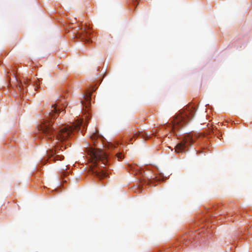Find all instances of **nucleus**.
<instances>
[{
	"mask_svg": "<svg viewBox=\"0 0 252 252\" xmlns=\"http://www.w3.org/2000/svg\"><path fill=\"white\" fill-rule=\"evenodd\" d=\"M195 113V108L192 106H188L185 109L182 111L172 122L171 124L172 128L175 129L182 127L184 125L190 120L194 116Z\"/></svg>",
	"mask_w": 252,
	"mask_h": 252,
	"instance_id": "2",
	"label": "nucleus"
},
{
	"mask_svg": "<svg viewBox=\"0 0 252 252\" xmlns=\"http://www.w3.org/2000/svg\"><path fill=\"white\" fill-rule=\"evenodd\" d=\"M139 135L140 136L143 138H145L146 136L147 137H148V135H147V134L146 133H144V134H143V133H140V134H139Z\"/></svg>",
	"mask_w": 252,
	"mask_h": 252,
	"instance_id": "12",
	"label": "nucleus"
},
{
	"mask_svg": "<svg viewBox=\"0 0 252 252\" xmlns=\"http://www.w3.org/2000/svg\"><path fill=\"white\" fill-rule=\"evenodd\" d=\"M90 155L94 166H98L99 168L104 167L103 165H105L107 164V157L103 151L92 150Z\"/></svg>",
	"mask_w": 252,
	"mask_h": 252,
	"instance_id": "3",
	"label": "nucleus"
},
{
	"mask_svg": "<svg viewBox=\"0 0 252 252\" xmlns=\"http://www.w3.org/2000/svg\"><path fill=\"white\" fill-rule=\"evenodd\" d=\"M63 150L60 149L59 146L56 147L54 149L47 151V156L54 160H61L63 159V156L62 154Z\"/></svg>",
	"mask_w": 252,
	"mask_h": 252,
	"instance_id": "5",
	"label": "nucleus"
},
{
	"mask_svg": "<svg viewBox=\"0 0 252 252\" xmlns=\"http://www.w3.org/2000/svg\"><path fill=\"white\" fill-rule=\"evenodd\" d=\"M95 88L93 87L91 91L88 90L84 94V100L81 101L82 105L85 107L86 108H88L91 105V95L93 91H95Z\"/></svg>",
	"mask_w": 252,
	"mask_h": 252,
	"instance_id": "6",
	"label": "nucleus"
},
{
	"mask_svg": "<svg viewBox=\"0 0 252 252\" xmlns=\"http://www.w3.org/2000/svg\"><path fill=\"white\" fill-rule=\"evenodd\" d=\"M64 175H66V174L68 173V172L67 171H66V172H64L63 173Z\"/></svg>",
	"mask_w": 252,
	"mask_h": 252,
	"instance_id": "13",
	"label": "nucleus"
},
{
	"mask_svg": "<svg viewBox=\"0 0 252 252\" xmlns=\"http://www.w3.org/2000/svg\"><path fill=\"white\" fill-rule=\"evenodd\" d=\"M61 109L58 108L57 105L52 106L51 112L49 113V119L41 124L38 128L41 131L42 136L45 137L49 140L55 141L54 144L59 141H63L67 139L70 136L73 130L79 131L81 127H85V124H83V121L78 120L71 125H62L59 127L58 130L52 124V120L57 118L58 114L61 112Z\"/></svg>",
	"mask_w": 252,
	"mask_h": 252,
	"instance_id": "1",
	"label": "nucleus"
},
{
	"mask_svg": "<svg viewBox=\"0 0 252 252\" xmlns=\"http://www.w3.org/2000/svg\"><path fill=\"white\" fill-rule=\"evenodd\" d=\"M195 138L190 134H187L184 136L181 143L176 145L175 152L176 153L182 152L184 148L188 146H190L194 142Z\"/></svg>",
	"mask_w": 252,
	"mask_h": 252,
	"instance_id": "4",
	"label": "nucleus"
},
{
	"mask_svg": "<svg viewBox=\"0 0 252 252\" xmlns=\"http://www.w3.org/2000/svg\"><path fill=\"white\" fill-rule=\"evenodd\" d=\"M116 156L118 160H121L124 158V156L122 153H117Z\"/></svg>",
	"mask_w": 252,
	"mask_h": 252,
	"instance_id": "9",
	"label": "nucleus"
},
{
	"mask_svg": "<svg viewBox=\"0 0 252 252\" xmlns=\"http://www.w3.org/2000/svg\"><path fill=\"white\" fill-rule=\"evenodd\" d=\"M92 171L93 174H94L95 176L99 178V179H102L107 177V173L105 172V170L102 169L96 170L95 169L93 168L92 169Z\"/></svg>",
	"mask_w": 252,
	"mask_h": 252,
	"instance_id": "8",
	"label": "nucleus"
},
{
	"mask_svg": "<svg viewBox=\"0 0 252 252\" xmlns=\"http://www.w3.org/2000/svg\"><path fill=\"white\" fill-rule=\"evenodd\" d=\"M89 29V28H88V29H87L86 28H85L84 29L81 28V30H83V33H80L78 32L76 36H78L79 37H81L82 39H85V41L86 43L89 42L91 38V32L90 31H88Z\"/></svg>",
	"mask_w": 252,
	"mask_h": 252,
	"instance_id": "7",
	"label": "nucleus"
},
{
	"mask_svg": "<svg viewBox=\"0 0 252 252\" xmlns=\"http://www.w3.org/2000/svg\"><path fill=\"white\" fill-rule=\"evenodd\" d=\"M97 136L96 134L94 133L90 137L91 139L93 141L94 143L95 144V141H94L95 137Z\"/></svg>",
	"mask_w": 252,
	"mask_h": 252,
	"instance_id": "10",
	"label": "nucleus"
},
{
	"mask_svg": "<svg viewBox=\"0 0 252 252\" xmlns=\"http://www.w3.org/2000/svg\"><path fill=\"white\" fill-rule=\"evenodd\" d=\"M31 80L29 79L28 78H27V79L24 78V82L25 85L29 84V83H30L31 82Z\"/></svg>",
	"mask_w": 252,
	"mask_h": 252,
	"instance_id": "11",
	"label": "nucleus"
}]
</instances>
